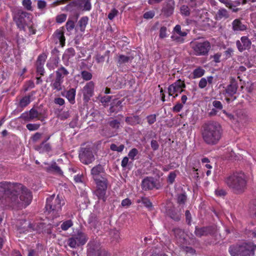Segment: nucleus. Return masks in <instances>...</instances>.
I'll return each mask as SVG.
<instances>
[{
	"mask_svg": "<svg viewBox=\"0 0 256 256\" xmlns=\"http://www.w3.org/2000/svg\"><path fill=\"white\" fill-rule=\"evenodd\" d=\"M223 130L216 122L210 121L202 126V136L204 142L209 146L218 144L222 138Z\"/></svg>",
	"mask_w": 256,
	"mask_h": 256,
	"instance_id": "2",
	"label": "nucleus"
},
{
	"mask_svg": "<svg viewBox=\"0 0 256 256\" xmlns=\"http://www.w3.org/2000/svg\"><path fill=\"white\" fill-rule=\"evenodd\" d=\"M78 157L80 161L84 164H89L95 160L92 148L88 146L80 148Z\"/></svg>",
	"mask_w": 256,
	"mask_h": 256,
	"instance_id": "8",
	"label": "nucleus"
},
{
	"mask_svg": "<svg viewBox=\"0 0 256 256\" xmlns=\"http://www.w3.org/2000/svg\"><path fill=\"white\" fill-rule=\"evenodd\" d=\"M174 30L176 33L181 36H186L187 35V32H182L180 25H176L174 28Z\"/></svg>",
	"mask_w": 256,
	"mask_h": 256,
	"instance_id": "46",
	"label": "nucleus"
},
{
	"mask_svg": "<svg viewBox=\"0 0 256 256\" xmlns=\"http://www.w3.org/2000/svg\"><path fill=\"white\" fill-rule=\"evenodd\" d=\"M160 38H164L166 36V28L162 26L160 30Z\"/></svg>",
	"mask_w": 256,
	"mask_h": 256,
	"instance_id": "61",
	"label": "nucleus"
},
{
	"mask_svg": "<svg viewBox=\"0 0 256 256\" xmlns=\"http://www.w3.org/2000/svg\"><path fill=\"white\" fill-rule=\"evenodd\" d=\"M142 202L144 205V206L148 208L150 210H152V204L149 199L146 198H142Z\"/></svg>",
	"mask_w": 256,
	"mask_h": 256,
	"instance_id": "48",
	"label": "nucleus"
},
{
	"mask_svg": "<svg viewBox=\"0 0 256 256\" xmlns=\"http://www.w3.org/2000/svg\"><path fill=\"white\" fill-rule=\"evenodd\" d=\"M54 36L58 40L60 44L64 46L65 44V37L64 36V28H61L57 30L54 32Z\"/></svg>",
	"mask_w": 256,
	"mask_h": 256,
	"instance_id": "26",
	"label": "nucleus"
},
{
	"mask_svg": "<svg viewBox=\"0 0 256 256\" xmlns=\"http://www.w3.org/2000/svg\"><path fill=\"white\" fill-rule=\"evenodd\" d=\"M76 54L75 50L74 48H68L64 54L63 55V58H65L68 60L74 56Z\"/></svg>",
	"mask_w": 256,
	"mask_h": 256,
	"instance_id": "37",
	"label": "nucleus"
},
{
	"mask_svg": "<svg viewBox=\"0 0 256 256\" xmlns=\"http://www.w3.org/2000/svg\"><path fill=\"white\" fill-rule=\"evenodd\" d=\"M24 8L28 10L32 11V6L31 0H23L22 2Z\"/></svg>",
	"mask_w": 256,
	"mask_h": 256,
	"instance_id": "44",
	"label": "nucleus"
},
{
	"mask_svg": "<svg viewBox=\"0 0 256 256\" xmlns=\"http://www.w3.org/2000/svg\"><path fill=\"white\" fill-rule=\"evenodd\" d=\"M123 100H119L118 99H114L110 103V107L109 108L108 112L110 114L112 113L116 114L120 112L122 110Z\"/></svg>",
	"mask_w": 256,
	"mask_h": 256,
	"instance_id": "17",
	"label": "nucleus"
},
{
	"mask_svg": "<svg viewBox=\"0 0 256 256\" xmlns=\"http://www.w3.org/2000/svg\"><path fill=\"white\" fill-rule=\"evenodd\" d=\"M68 244L72 248H76L80 246L72 236L68 239Z\"/></svg>",
	"mask_w": 256,
	"mask_h": 256,
	"instance_id": "43",
	"label": "nucleus"
},
{
	"mask_svg": "<svg viewBox=\"0 0 256 256\" xmlns=\"http://www.w3.org/2000/svg\"><path fill=\"white\" fill-rule=\"evenodd\" d=\"M46 6V2L43 0H38V7L40 10L44 9Z\"/></svg>",
	"mask_w": 256,
	"mask_h": 256,
	"instance_id": "63",
	"label": "nucleus"
},
{
	"mask_svg": "<svg viewBox=\"0 0 256 256\" xmlns=\"http://www.w3.org/2000/svg\"><path fill=\"white\" fill-rule=\"evenodd\" d=\"M72 225V222L71 220H68L64 222L61 225V228L64 230H68Z\"/></svg>",
	"mask_w": 256,
	"mask_h": 256,
	"instance_id": "50",
	"label": "nucleus"
},
{
	"mask_svg": "<svg viewBox=\"0 0 256 256\" xmlns=\"http://www.w3.org/2000/svg\"><path fill=\"white\" fill-rule=\"evenodd\" d=\"M224 182L234 193L241 194L246 188L247 180L245 174L242 172H236L226 176Z\"/></svg>",
	"mask_w": 256,
	"mask_h": 256,
	"instance_id": "3",
	"label": "nucleus"
},
{
	"mask_svg": "<svg viewBox=\"0 0 256 256\" xmlns=\"http://www.w3.org/2000/svg\"><path fill=\"white\" fill-rule=\"evenodd\" d=\"M212 106L214 107L216 109L218 110H221L223 108V106L222 102L218 100H214L212 102Z\"/></svg>",
	"mask_w": 256,
	"mask_h": 256,
	"instance_id": "60",
	"label": "nucleus"
},
{
	"mask_svg": "<svg viewBox=\"0 0 256 256\" xmlns=\"http://www.w3.org/2000/svg\"><path fill=\"white\" fill-rule=\"evenodd\" d=\"M88 222L91 228H96L98 224V218L97 216L94 214H90L88 218Z\"/></svg>",
	"mask_w": 256,
	"mask_h": 256,
	"instance_id": "34",
	"label": "nucleus"
},
{
	"mask_svg": "<svg viewBox=\"0 0 256 256\" xmlns=\"http://www.w3.org/2000/svg\"><path fill=\"white\" fill-rule=\"evenodd\" d=\"M134 58L132 56H128L123 54H120L118 57V64L120 66L122 64L128 62L129 61H132Z\"/></svg>",
	"mask_w": 256,
	"mask_h": 256,
	"instance_id": "32",
	"label": "nucleus"
},
{
	"mask_svg": "<svg viewBox=\"0 0 256 256\" xmlns=\"http://www.w3.org/2000/svg\"><path fill=\"white\" fill-rule=\"evenodd\" d=\"M29 112L30 114L31 120H32L35 118H36L38 120H39V116L38 114H40V112L38 113L37 111V109L36 108H31L29 110Z\"/></svg>",
	"mask_w": 256,
	"mask_h": 256,
	"instance_id": "40",
	"label": "nucleus"
},
{
	"mask_svg": "<svg viewBox=\"0 0 256 256\" xmlns=\"http://www.w3.org/2000/svg\"><path fill=\"white\" fill-rule=\"evenodd\" d=\"M176 177V174L174 172H171L170 173L168 178V182L170 184H172L174 182Z\"/></svg>",
	"mask_w": 256,
	"mask_h": 256,
	"instance_id": "58",
	"label": "nucleus"
},
{
	"mask_svg": "<svg viewBox=\"0 0 256 256\" xmlns=\"http://www.w3.org/2000/svg\"><path fill=\"white\" fill-rule=\"evenodd\" d=\"M74 22L72 20H68L66 24V27L68 31L70 32L74 28Z\"/></svg>",
	"mask_w": 256,
	"mask_h": 256,
	"instance_id": "54",
	"label": "nucleus"
},
{
	"mask_svg": "<svg viewBox=\"0 0 256 256\" xmlns=\"http://www.w3.org/2000/svg\"><path fill=\"white\" fill-rule=\"evenodd\" d=\"M5 196L8 206L14 210H21L28 206L32 200L31 192L22 184L0 182V198Z\"/></svg>",
	"mask_w": 256,
	"mask_h": 256,
	"instance_id": "1",
	"label": "nucleus"
},
{
	"mask_svg": "<svg viewBox=\"0 0 256 256\" xmlns=\"http://www.w3.org/2000/svg\"><path fill=\"white\" fill-rule=\"evenodd\" d=\"M36 109H37V111L38 113H40L38 114L39 116V120L42 121L44 118L46 117V110L42 109L40 107H37Z\"/></svg>",
	"mask_w": 256,
	"mask_h": 256,
	"instance_id": "42",
	"label": "nucleus"
},
{
	"mask_svg": "<svg viewBox=\"0 0 256 256\" xmlns=\"http://www.w3.org/2000/svg\"><path fill=\"white\" fill-rule=\"evenodd\" d=\"M96 182L97 188H100L102 190H106L108 187V180L104 176L102 178H98L97 180H94Z\"/></svg>",
	"mask_w": 256,
	"mask_h": 256,
	"instance_id": "27",
	"label": "nucleus"
},
{
	"mask_svg": "<svg viewBox=\"0 0 256 256\" xmlns=\"http://www.w3.org/2000/svg\"><path fill=\"white\" fill-rule=\"evenodd\" d=\"M204 0H190L189 5L191 8H194L202 4Z\"/></svg>",
	"mask_w": 256,
	"mask_h": 256,
	"instance_id": "38",
	"label": "nucleus"
},
{
	"mask_svg": "<svg viewBox=\"0 0 256 256\" xmlns=\"http://www.w3.org/2000/svg\"><path fill=\"white\" fill-rule=\"evenodd\" d=\"M125 122L127 124L134 126L141 124L142 119L138 116L132 115L126 117Z\"/></svg>",
	"mask_w": 256,
	"mask_h": 256,
	"instance_id": "23",
	"label": "nucleus"
},
{
	"mask_svg": "<svg viewBox=\"0 0 256 256\" xmlns=\"http://www.w3.org/2000/svg\"><path fill=\"white\" fill-rule=\"evenodd\" d=\"M49 170L52 171L58 174H62V172L60 168L57 165L56 162H54L49 168Z\"/></svg>",
	"mask_w": 256,
	"mask_h": 256,
	"instance_id": "39",
	"label": "nucleus"
},
{
	"mask_svg": "<svg viewBox=\"0 0 256 256\" xmlns=\"http://www.w3.org/2000/svg\"><path fill=\"white\" fill-rule=\"evenodd\" d=\"M108 124L111 128L117 130L120 128V122L118 120L112 119L108 122Z\"/></svg>",
	"mask_w": 256,
	"mask_h": 256,
	"instance_id": "36",
	"label": "nucleus"
},
{
	"mask_svg": "<svg viewBox=\"0 0 256 256\" xmlns=\"http://www.w3.org/2000/svg\"><path fill=\"white\" fill-rule=\"evenodd\" d=\"M157 180L153 177L147 176L142 182V188L144 190H148L154 188L158 189Z\"/></svg>",
	"mask_w": 256,
	"mask_h": 256,
	"instance_id": "15",
	"label": "nucleus"
},
{
	"mask_svg": "<svg viewBox=\"0 0 256 256\" xmlns=\"http://www.w3.org/2000/svg\"><path fill=\"white\" fill-rule=\"evenodd\" d=\"M64 204V200L62 196L58 194L56 196L53 194L47 198L45 208L48 214L55 218L60 216L62 206Z\"/></svg>",
	"mask_w": 256,
	"mask_h": 256,
	"instance_id": "4",
	"label": "nucleus"
},
{
	"mask_svg": "<svg viewBox=\"0 0 256 256\" xmlns=\"http://www.w3.org/2000/svg\"><path fill=\"white\" fill-rule=\"evenodd\" d=\"M256 246L251 244L243 245H232L230 246L228 252L232 256H246L254 254Z\"/></svg>",
	"mask_w": 256,
	"mask_h": 256,
	"instance_id": "6",
	"label": "nucleus"
},
{
	"mask_svg": "<svg viewBox=\"0 0 256 256\" xmlns=\"http://www.w3.org/2000/svg\"><path fill=\"white\" fill-rule=\"evenodd\" d=\"M185 88L186 84L184 81L179 79L168 86V92L169 96H172L176 92L182 93L185 91L184 90V88Z\"/></svg>",
	"mask_w": 256,
	"mask_h": 256,
	"instance_id": "13",
	"label": "nucleus"
},
{
	"mask_svg": "<svg viewBox=\"0 0 256 256\" xmlns=\"http://www.w3.org/2000/svg\"><path fill=\"white\" fill-rule=\"evenodd\" d=\"M124 148V144H120V146H118L116 144H112L110 146V148L111 150L113 151H116L118 152H122Z\"/></svg>",
	"mask_w": 256,
	"mask_h": 256,
	"instance_id": "45",
	"label": "nucleus"
},
{
	"mask_svg": "<svg viewBox=\"0 0 256 256\" xmlns=\"http://www.w3.org/2000/svg\"><path fill=\"white\" fill-rule=\"evenodd\" d=\"M180 11L182 14L185 16H188L190 14V10L188 6L182 5L180 8Z\"/></svg>",
	"mask_w": 256,
	"mask_h": 256,
	"instance_id": "47",
	"label": "nucleus"
},
{
	"mask_svg": "<svg viewBox=\"0 0 256 256\" xmlns=\"http://www.w3.org/2000/svg\"><path fill=\"white\" fill-rule=\"evenodd\" d=\"M182 37L183 36H178L175 34H173L171 36V38L172 39V40L175 41L177 42L182 43L184 42V39Z\"/></svg>",
	"mask_w": 256,
	"mask_h": 256,
	"instance_id": "56",
	"label": "nucleus"
},
{
	"mask_svg": "<svg viewBox=\"0 0 256 256\" xmlns=\"http://www.w3.org/2000/svg\"><path fill=\"white\" fill-rule=\"evenodd\" d=\"M174 9V0H168L166 5L162 8V12L166 17L170 16Z\"/></svg>",
	"mask_w": 256,
	"mask_h": 256,
	"instance_id": "19",
	"label": "nucleus"
},
{
	"mask_svg": "<svg viewBox=\"0 0 256 256\" xmlns=\"http://www.w3.org/2000/svg\"><path fill=\"white\" fill-rule=\"evenodd\" d=\"M13 20L20 30L26 31V26L32 23V16L30 13L22 9H18L13 12Z\"/></svg>",
	"mask_w": 256,
	"mask_h": 256,
	"instance_id": "5",
	"label": "nucleus"
},
{
	"mask_svg": "<svg viewBox=\"0 0 256 256\" xmlns=\"http://www.w3.org/2000/svg\"><path fill=\"white\" fill-rule=\"evenodd\" d=\"M76 242L79 246H82L88 240V237L84 232H78L76 234L72 236Z\"/></svg>",
	"mask_w": 256,
	"mask_h": 256,
	"instance_id": "22",
	"label": "nucleus"
},
{
	"mask_svg": "<svg viewBox=\"0 0 256 256\" xmlns=\"http://www.w3.org/2000/svg\"><path fill=\"white\" fill-rule=\"evenodd\" d=\"M205 70L200 66H198L193 70L192 78H196L202 77L204 74Z\"/></svg>",
	"mask_w": 256,
	"mask_h": 256,
	"instance_id": "31",
	"label": "nucleus"
},
{
	"mask_svg": "<svg viewBox=\"0 0 256 256\" xmlns=\"http://www.w3.org/2000/svg\"><path fill=\"white\" fill-rule=\"evenodd\" d=\"M236 44L238 50L242 52L244 50H250L251 48L252 42L248 36H242L240 40L236 41Z\"/></svg>",
	"mask_w": 256,
	"mask_h": 256,
	"instance_id": "12",
	"label": "nucleus"
},
{
	"mask_svg": "<svg viewBox=\"0 0 256 256\" xmlns=\"http://www.w3.org/2000/svg\"><path fill=\"white\" fill-rule=\"evenodd\" d=\"M187 196L185 193L178 194L177 198V202L180 204H184L186 200Z\"/></svg>",
	"mask_w": 256,
	"mask_h": 256,
	"instance_id": "41",
	"label": "nucleus"
},
{
	"mask_svg": "<svg viewBox=\"0 0 256 256\" xmlns=\"http://www.w3.org/2000/svg\"><path fill=\"white\" fill-rule=\"evenodd\" d=\"M210 48V44L208 41L202 42H196L193 46V49L197 56H205L208 54Z\"/></svg>",
	"mask_w": 256,
	"mask_h": 256,
	"instance_id": "9",
	"label": "nucleus"
},
{
	"mask_svg": "<svg viewBox=\"0 0 256 256\" xmlns=\"http://www.w3.org/2000/svg\"><path fill=\"white\" fill-rule=\"evenodd\" d=\"M186 220V222L188 225L191 224V222L192 220L191 214L188 210H186L185 212Z\"/></svg>",
	"mask_w": 256,
	"mask_h": 256,
	"instance_id": "59",
	"label": "nucleus"
},
{
	"mask_svg": "<svg viewBox=\"0 0 256 256\" xmlns=\"http://www.w3.org/2000/svg\"><path fill=\"white\" fill-rule=\"evenodd\" d=\"M104 174V166L98 164L95 166L93 167L91 170V174L94 180H97L98 178H102L103 174Z\"/></svg>",
	"mask_w": 256,
	"mask_h": 256,
	"instance_id": "18",
	"label": "nucleus"
},
{
	"mask_svg": "<svg viewBox=\"0 0 256 256\" xmlns=\"http://www.w3.org/2000/svg\"><path fill=\"white\" fill-rule=\"evenodd\" d=\"M20 118L26 122L32 121L29 111H26L22 113Z\"/></svg>",
	"mask_w": 256,
	"mask_h": 256,
	"instance_id": "52",
	"label": "nucleus"
},
{
	"mask_svg": "<svg viewBox=\"0 0 256 256\" xmlns=\"http://www.w3.org/2000/svg\"><path fill=\"white\" fill-rule=\"evenodd\" d=\"M168 214L171 218L175 221H179L180 220V214L176 212L174 208H170L168 210Z\"/></svg>",
	"mask_w": 256,
	"mask_h": 256,
	"instance_id": "30",
	"label": "nucleus"
},
{
	"mask_svg": "<svg viewBox=\"0 0 256 256\" xmlns=\"http://www.w3.org/2000/svg\"><path fill=\"white\" fill-rule=\"evenodd\" d=\"M35 94L34 91L31 92L30 94L23 97L20 101L19 106L21 108L26 106L30 102V97Z\"/></svg>",
	"mask_w": 256,
	"mask_h": 256,
	"instance_id": "28",
	"label": "nucleus"
},
{
	"mask_svg": "<svg viewBox=\"0 0 256 256\" xmlns=\"http://www.w3.org/2000/svg\"><path fill=\"white\" fill-rule=\"evenodd\" d=\"M216 228L214 226H210L204 227L196 226L194 234L198 237L212 235L216 232Z\"/></svg>",
	"mask_w": 256,
	"mask_h": 256,
	"instance_id": "11",
	"label": "nucleus"
},
{
	"mask_svg": "<svg viewBox=\"0 0 256 256\" xmlns=\"http://www.w3.org/2000/svg\"><path fill=\"white\" fill-rule=\"evenodd\" d=\"M76 90L72 88L66 92V97L71 104H74L75 102Z\"/></svg>",
	"mask_w": 256,
	"mask_h": 256,
	"instance_id": "29",
	"label": "nucleus"
},
{
	"mask_svg": "<svg viewBox=\"0 0 256 256\" xmlns=\"http://www.w3.org/2000/svg\"><path fill=\"white\" fill-rule=\"evenodd\" d=\"M106 190H102L100 188H96L95 191V194L98 196L99 200H102L104 202L106 200Z\"/></svg>",
	"mask_w": 256,
	"mask_h": 256,
	"instance_id": "33",
	"label": "nucleus"
},
{
	"mask_svg": "<svg viewBox=\"0 0 256 256\" xmlns=\"http://www.w3.org/2000/svg\"><path fill=\"white\" fill-rule=\"evenodd\" d=\"M88 19L87 16H83L78 21V26L81 32L84 31L86 26L88 24Z\"/></svg>",
	"mask_w": 256,
	"mask_h": 256,
	"instance_id": "35",
	"label": "nucleus"
},
{
	"mask_svg": "<svg viewBox=\"0 0 256 256\" xmlns=\"http://www.w3.org/2000/svg\"><path fill=\"white\" fill-rule=\"evenodd\" d=\"M56 76L52 80L50 86L53 90L58 92L62 89V84L64 82V78L68 74V70L63 66H61L55 72Z\"/></svg>",
	"mask_w": 256,
	"mask_h": 256,
	"instance_id": "7",
	"label": "nucleus"
},
{
	"mask_svg": "<svg viewBox=\"0 0 256 256\" xmlns=\"http://www.w3.org/2000/svg\"><path fill=\"white\" fill-rule=\"evenodd\" d=\"M146 119L148 124L151 125L156 122V116L155 114L149 115L146 116Z\"/></svg>",
	"mask_w": 256,
	"mask_h": 256,
	"instance_id": "55",
	"label": "nucleus"
},
{
	"mask_svg": "<svg viewBox=\"0 0 256 256\" xmlns=\"http://www.w3.org/2000/svg\"><path fill=\"white\" fill-rule=\"evenodd\" d=\"M207 84V80L206 78H202L199 82L198 86L200 88H204Z\"/></svg>",
	"mask_w": 256,
	"mask_h": 256,
	"instance_id": "64",
	"label": "nucleus"
},
{
	"mask_svg": "<svg viewBox=\"0 0 256 256\" xmlns=\"http://www.w3.org/2000/svg\"><path fill=\"white\" fill-rule=\"evenodd\" d=\"M229 17L230 14L228 11L224 8H220L216 14L214 18L216 20H220L222 19L228 18Z\"/></svg>",
	"mask_w": 256,
	"mask_h": 256,
	"instance_id": "25",
	"label": "nucleus"
},
{
	"mask_svg": "<svg viewBox=\"0 0 256 256\" xmlns=\"http://www.w3.org/2000/svg\"><path fill=\"white\" fill-rule=\"evenodd\" d=\"M40 124H28L26 126V128L30 131L36 130L39 128Z\"/></svg>",
	"mask_w": 256,
	"mask_h": 256,
	"instance_id": "53",
	"label": "nucleus"
},
{
	"mask_svg": "<svg viewBox=\"0 0 256 256\" xmlns=\"http://www.w3.org/2000/svg\"><path fill=\"white\" fill-rule=\"evenodd\" d=\"M94 84L92 81L86 84L82 90L83 99L85 102H88L94 95Z\"/></svg>",
	"mask_w": 256,
	"mask_h": 256,
	"instance_id": "14",
	"label": "nucleus"
},
{
	"mask_svg": "<svg viewBox=\"0 0 256 256\" xmlns=\"http://www.w3.org/2000/svg\"><path fill=\"white\" fill-rule=\"evenodd\" d=\"M138 154V150L136 148H133L128 152V156L131 160H134V157Z\"/></svg>",
	"mask_w": 256,
	"mask_h": 256,
	"instance_id": "57",
	"label": "nucleus"
},
{
	"mask_svg": "<svg viewBox=\"0 0 256 256\" xmlns=\"http://www.w3.org/2000/svg\"><path fill=\"white\" fill-rule=\"evenodd\" d=\"M81 76L82 78L86 80H89L92 78V74L86 70L82 71L81 72Z\"/></svg>",
	"mask_w": 256,
	"mask_h": 256,
	"instance_id": "51",
	"label": "nucleus"
},
{
	"mask_svg": "<svg viewBox=\"0 0 256 256\" xmlns=\"http://www.w3.org/2000/svg\"><path fill=\"white\" fill-rule=\"evenodd\" d=\"M118 14V10L116 8L112 10L108 14V18L112 20Z\"/></svg>",
	"mask_w": 256,
	"mask_h": 256,
	"instance_id": "62",
	"label": "nucleus"
},
{
	"mask_svg": "<svg viewBox=\"0 0 256 256\" xmlns=\"http://www.w3.org/2000/svg\"><path fill=\"white\" fill-rule=\"evenodd\" d=\"M238 88V84L237 82L235 79L232 78L230 84L225 88L224 94L228 96H232L236 93Z\"/></svg>",
	"mask_w": 256,
	"mask_h": 256,
	"instance_id": "16",
	"label": "nucleus"
},
{
	"mask_svg": "<svg viewBox=\"0 0 256 256\" xmlns=\"http://www.w3.org/2000/svg\"><path fill=\"white\" fill-rule=\"evenodd\" d=\"M35 150L40 153L48 152L52 150V146L50 143L43 141L41 144L35 147Z\"/></svg>",
	"mask_w": 256,
	"mask_h": 256,
	"instance_id": "24",
	"label": "nucleus"
},
{
	"mask_svg": "<svg viewBox=\"0 0 256 256\" xmlns=\"http://www.w3.org/2000/svg\"><path fill=\"white\" fill-rule=\"evenodd\" d=\"M232 29L234 32H242L247 30V26L243 24L240 19L237 18L232 22Z\"/></svg>",
	"mask_w": 256,
	"mask_h": 256,
	"instance_id": "21",
	"label": "nucleus"
},
{
	"mask_svg": "<svg viewBox=\"0 0 256 256\" xmlns=\"http://www.w3.org/2000/svg\"><path fill=\"white\" fill-rule=\"evenodd\" d=\"M104 250H102L99 242L91 241L88 244V256H100Z\"/></svg>",
	"mask_w": 256,
	"mask_h": 256,
	"instance_id": "10",
	"label": "nucleus"
},
{
	"mask_svg": "<svg viewBox=\"0 0 256 256\" xmlns=\"http://www.w3.org/2000/svg\"><path fill=\"white\" fill-rule=\"evenodd\" d=\"M46 59V55L40 54L38 56L36 62V72L41 76H43L44 73V65Z\"/></svg>",
	"mask_w": 256,
	"mask_h": 256,
	"instance_id": "20",
	"label": "nucleus"
},
{
	"mask_svg": "<svg viewBox=\"0 0 256 256\" xmlns=\"http://www.w3.org/2000/svg\"><path fill=\"white\" fill-rule=\"evenodd\" d=\"M172 232L176 238H180L184 234V232L182 230L178 228H172Z\"/></svg>",
	"mask_w": 256,
	"mask_h": 256,
	"instance_id": "49",
	"label": "nucleus"
}]
</instances>
